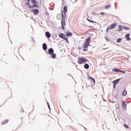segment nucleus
<instances>
[{"instance_id": "f257e3e1", "label": "nucleus", "mask_w": 131, "mask_h": 131, "mask_svg": "<svg viewBox=\"0 0 131 131\" xmlns=\"http://www.w3.org/2000/svg\"><path fill=\"white\" fill-rule=\"evenodd\" d=\"M78 63L80 64H82L84 62L89 61V60L87 59L83 58H81L80 57H78Z\"/></svg>"}, {"instance_id": "f03ea898", "label": "nucleus", "mask_w": 131, "mask_h": 131, "mask_svg": "<svg viewBox=\"0 0 131 131\" xmlns=\"http://www.w3.org/2000/svg\"><path fill=\"white\" fill-rule=\"evenodd\" d=\"M30 11L34 13V14L35 15H37L39 14V11L37 9H32L30 10Z\"/></svg>"}, {"instance_id": "7ed1b4c3", "label": "nucleus", "mask_w": 131, "mask_h": 131, "mask_svg": "<svg viewBox=\"0 0 131 131\" xmlns=\"http://www.w3.org/2000/svg\"><path fill=\"white\" fill-rule=\"evenodd\" d=\"M28 7L30 8L34 9L35 7L39 8V7L37 4H33L32 5L28 6Z\"/></svg>"}, {"instance_id": "20e7f679", "label": "nucleus", "mask_w": 131, "mask_h": 131, "mask_svg": "<svg viewBox=\"0 0 131 131\" xmlns=\"http://www.w3.org/2000/svg\"><path fill=\"white\" fill-rule=\"evenodd\" d=\"M54 50L52 48H50L48 49V52L46 51V52L48 54L51 55V54L53 53Z\"/></svg>"}, {"instance_id": "39448f33", "label": "nucleus", "mask_w": 131, "mask_h": 131, "mask_svg": "<svg viewBox=\"0 0 131 131\" xmlns=\"http://www.w3.org/2000/svg\"><path fill=\"white\" fill-rule=\"evenodd\" d=\"M59 36L60 38L62 39L63 40L67 37L65 36V34L62 33H60L59 35Z\"/></svg>"}, {"instance_id": "423d86ee", "label": "nucleus", "mask_w": 131, "mask_h": 131, "mask_svg": "<svg viewBox=\"0 0 131 131\" xmlns=\"http://www.w3.org/2000/svg\"><path fill=\"white\" fill-rule=\"evenodd\" d=\"M122 79V78H119L114 80L112 82V83L116 85L118 83L119 81Z\"/></svg>"}, {"instance_id": "0eeeda50", "label": "nucleus", "mask_w": 131, "mask_h": 131, "mask_svg": "<svg viewBox=\"0 0 131 131\" xmlns=\"http://www.w3.org/2000/svg\"><path fill=\"white\" fill-rule=\"evenodd\" d=\"M61 17H62L63 18L62 19H65L66 18V13H67L64 12L63 10H61Z\"/></svg>"}, {"instance_id": "6e6552de", "label": "nucleus", "mask_w": 131, "mask_h": 131, "mask_svg": "<svg viewBox=\"0 0 131 131\" xmlns=\"http://www.w3.org/2000/svg\"><path fill=\"white\" fill-rule=\"evenodd\" d=\"M42 48L43 49L44 51H46L47 50V45L45 43L42 45Z\"/></svg>"}, {"instance_id": "1a4fd4ad", "label": "nucleus", "mask_w": 131, "mask_h": 131, "mask_svg": "<svg viewBox=\"0 0 131 131\" xmlns=\"http://www.w3.org/2000/svg\"><path fill=\"white\" fill-rule=\"evenodd\" d=\"M117 25L116 23H113L110 26V29H113L114 27H115Z\"/></svg>"}, {"instance_id": "9d476101", "label": "nucleus", "mask_w": 131, "mask_h": 131, "mask_svg": "<svg viewBox=\"0 0 131 131\" xmlns=\"http://www.w3.org/2000/svg\"><path fill=\"white\" fill-rule=\"evenodd\" d=\"M45 36L48 38H49L50 37L51 35L48 31H46L45 32Z\"/></svg>"}, {"instance_id": "9b49d317", "label": "nucleus", "mask_w": 131, "mask_h": 131, "mask_svg": "<svg viewBox=\"0 0 131 131\" xmlns=\"http://www.w3.org/2000/svg\"><path fill=\"white\" fill-rule=\"evenodd\" d=\"M130 34H126L125 36V38L126 39L127 41H129L130 40V38L129 37Z\"/></svg>"}, {"instance_id": "f8f14e48", "label": "nucleus", "mask_w": 131, "mask_h": 131, "mask_svg": "<svg viewBox=\"0 0 131 131\" xmlns=\"http://www.w3.org/2000/svg\"><path fill=\"white\" fill-rule=\"evenodd\" d=\"M120 70L117 68H115L112 69V71L114 72H120Z\"/></svg>"}, {"instance_id": "ddd939ff", "label": "nucleus", "mask_w": 131, "mask_h": 131, "mask_svg": "<svg viewBox=\"0 0 131 131\" xmlns=\"http://www.w3.org/2000/svg\"><path fill=\"white\" fill-rule=\"evenodd\" d=\"M119 29L118 30H116V31H120L123 30V26L119 25L118 26Z\"/></svg>"}, {"instance_id": "4468645a", "label": "nucleus", "mask_w": 131, "mask_h": 131, "mask_svg": "<svg viewBox=\"0 0 131 131\" xmlns=\"http://www.w3.org/2000/svg\"><path fill=\"white\" fill-rule=\"evenodd\" d=\"M122 106L124 109L126 108V104L125 101H123L122 102Z\"/></svg>"}, {"instance_id": "2eb2a0df", "label": "nucleus", "mask_w": 131, "mask_h": 131, "mask_svg": "<svg viewBox=\"0 0 131 131\" xmlns=\"http://www.w3.org/2000/svg\"><path fill=\"white\" fill-rule=\"evenodd\" d=\"M89 44L85 42L84 45L83 46V47L84 48H86L88 47L89 46Z\"/></svg>"}, {"instance_id": "dca6fc26", "label": "nucleus", "mask_w": 131, "mask_h": 131, "mask_svg": "<svg viewBox=\"0 0 131 131\" xmlns=\"http://www.w3.org/2000/svg\"><path fill=\"white\" fill-rule=\"evenodd\" d=\"M91 37H92L91 36H90V37H88L86 39L85 42L89 44L91 39Z\"/></svg>"}, {"instance_id": "f3484780", "label": "nucleus", "mask_w": 131, "mask_h": 131, "mask_svg": "<svg viewBox=\"0 0 131 131\" xmlns=\"http://www.w3.org/2000/svg\"><path fill=\"white\" fill-rule=\"evenodd\" d=\"M72 33L69 31L67 32L66 34V35L67 37H71L72 36Z\"/></svg>"}, {"instance_id": "a211bd4d", "label": "nucleus", "mask_w": 131, "mask_h": 131, "mask_svg": "<svg viewBox=\"0 0 131 131\" xmlns=\"http://www.w3.org/2000/svg\"><path fill=\"white\" fill-rule=\"evenodd\" d=\"M127 94V92L125 89L122 93V95L123 96H124L126 95Z\"/></svg>"}, {"instance_id": "6ab92c4d", "label": "nucleus", "mask_w": 131, "mask_h": 131, "mask_svg": "<svg viewBox=\"0 0 131 131\" xmlns=\"http://www.w3.org/2000/svg\"><path fill=\"white\" fill-rule=\"evenodd\" d=\"M61 26H64L65 25V22L64 19H62L61 20Z\"/></svg>"}, {"instance_id": "aec40b11", "label": "nucleus", "mask_w": 131, "mask_h": 131, "mask_svg": "<svg viewBox=\"0 0 131 131\" xmlns=\"http://www.w3.org/2000/svg\"><path fill=\"white\" fill-rule=\"evenodd\" d=\"M88 77L89 79H91L92 81L94 84H95V81L94 79L92 77H90V76H88Z\"/></svg>"}, {"instance_id": "412c9836", "label": "nucleus", "mask_w": 131, "mask_h": 131, "mask_svg": "<svg viewBox=\"0 0 131 131\" xmlns=\"http://www.w3.org/2000/svg\"><path fill=\"white\" fill-rule=\"evenodd\" d=\"M63 12H64L67 13V6L65 5V6L63 7Z\"/></svg>"}, {"instance_id": "4be33fe9", "label": "nucleus", "mask_w": 131, "mask_h": 131, "mask_svg": "<svg viewBox=\"0 0 131 131\" xmlns=\"http://www.w3.org/2000/svg\"><path fill=\"white\" fill-rule=\"evenodd\" d=\"M86 20L89 22L93 23H97L96 22H95L92 20L90 19L89 18H87Z\"/></svg>"}, {"instance_id": "5701e85b", "label": "nucleus", "mask_w": 131, "mask_h": 131, "mask_svg": "<svg viewBox=\"0 0 131 131\" xmlns=\"http://www.w3.org/2000/svg\"><path fill=\"white\" fill-rule=\"evenodd\" d=\"M89 65L88 64H85L84 65V67L86 69H88L89 68Z\"/></svg>"}, {"instance_id": "b1692460", "label": "nucleus", "mask_w": 131, "mask_h": 131, "mask_svg": "<svg viewBox=\"0 0 131 131\" xmlns=\"http://www.w3.org/2000/svg\"><path fill=\"white\" fill-rule=\"evenodd\" d=\"M51 58L52 59H55L56 57V54L55 53H52L51 55Z\"/></svg>"}, {"instance_id": "393cba45", "label": "nucleus", "mask_w": 131, "mask_h": 131, "mask_svg": "<svg viewBox=\"0 0 131 131\" xmlns=\"http://www.w3.org/2000/svg\"><path fill=\"white\" fill-rule=\"evenodd\" d=\"M8 121L9 120L8 119H6L4 121L2 122L1 124L3 125L4 124L6 123H7Z\"/></svg>"}, {"instance_id": "a878e982", "label": "nucleus", "mask_w": 131, "mask_h": 131, "mask_svg": "<svg viewBox=\"0 0 131 131\" xmlns=\"http://www.w3.org/2000/svg\"><path fill=\"white\" fill-rule=\"evenodd\" d=\"M122 39L121 38H118L116 42L117 43H119L122 41Z\"/></svg>"}, {"instance_id": "bb28decb", "label": "nucleus", "mask_w": 131, "mask_h": 131, "mask_svg": "<svg viewBox=\"0 0 131 131\" xmlns=\"http://www.w3.org/2000/svg\"><path fill=\"white\" fill-rule=\"evenodd\" d=\"M111 5L109 4L105 6V9H107L108 8H109L111 7Z\"/></svg>"}, {"instance_id": "cd10ccee", "label": "nucleus", "mask_w": 131, "mask_h": 131, "mask_svg": "<svg viewBox=\"0 0 131 131\" xmlns=\"http://www.w3.org/2000/svg\"><path fill=\"white\" fill-rule=\"evenodd\" d=\"M123 28L126 30H128L129 29V28L124 26H123Z\"/></svg>"}, {"instance_id": "c85d7f7f", "label": "nucleus", "mask_w": 131, "mask_h": 131, "mask_svg": "<svg viewBox=\"0 0 131 131\" xmlns=\"http://www.w3.org/2000/svg\"><path fill=\"white\" fill-rule=\"evenodd\" d=\"M47 105H48V107L49 108V110L51 111V109L50 108V105L49 104V103L48 102H47Z\"/></svg>"}, {"instance_id": "c756f323", "label": "nucleus", "mask_w": 131, "mask_h": 131, "mask_svg": "<svg viewBox=\"0 0 131 131\" xmlns=\"http://www.w3.org/2000/svg\"><path fill=\"white\" fill-rule=\"evenodd\" d=\"M124 126L126 128H129V126H128L126 124H124Z\"/></svg>"}, {"instance_id": "7c9ffc66", "label": "nucleus", "mask_w": 131, "mask_h": 131, "mask_svg": "<svg viewBox=\"0 0 131 131\" xmlns=\"http://www.w3.org/2000/svg\"><path fill=\"white\" fill-rule=\"evenodd\" d=\"M105 39L107 41H109V38L106 37V36H105Z\"/></svg>"}, {"instance_id": "2f4dec72", "label": "nucleus", "mask_w": 131, "mask_h": 131, "mask_svg": "<svg viewBox=\"0 0 131 131\" xmlns=\"http://www.w3.org/2000/svg\"><path fill=\"white\" fill-rule=\"evenodd\" d=\"M64 40H65V41H66V42L67 43H69V42L68 41V39L67 37H66V38H65V39H64Z\"/></svg>"}, {"instance_id": "473e14b6", "label": "nucleus", "mask_w": 131, "mask_h": 131, "mask_svg": "<svg viewBox=\"0 0 131 131\" xmlns=\"http://www.w3.org/2000/svg\"><path fill=\"white\" fill-rule=\"evenodd\" d=\"M36 1L35 0H31V3L34 4L35 2Z\"/></svg>"}, {"instance_id": "72a5a7b5", "label": "nucleus", "mask_w": 131, "mask_h": 131, "mask_svg": "<svg viewBox=\"0 0 131 131\" xmlns=\"http://www.w3.org/2000/svg\"><path fill=\"white\" fill-rule=\"evenodd\" d=\"M110 27H108L106 30V32H107L109 30V29H110Z\"/></svg>"}, {"instance_id": "f704fd0d", "label": "nucleus", "mask_w": 131, "mask_h": 131, "mask_svg": "<svg viewBox=\"0 0 131 131\" xmlns=\"http://www.w3.org/2000/svg\"><path fill=\"white\" fill-rule=\"evenodd\" d=\"M120 72H122V73H124V74H125L126 72L125 71H123L121 70H120Z\"/></svg>"}, {"instance_id": "c9c22d12", "label": "nucleus", "mask_w": 131, "mask_h": 131, "mask_svg": "<svg viewBox=\"0 0 131 131\" xmlns=\"http://www.w3.org/2000/svg\"><path fill=\"white\" fill-rule=\"evenodd\" d=\"M116 85L113 84V89H115L116 87Z\"/></svg>"}, {"instance_id": "e433bc0d", "label": "nucleus", "mask_w": 131, "mask_h": 131, "mask_svg": "<svg viewBox=\"0 0 131 131\" xmlns=\"http://www.w3.org/2000/svg\"><path fill=\"white\" fill-rule=\"evenodd\" d=\"M26 4L27 5L29 6L30 4V3L29 2H27L26 3Z\"/></svg>"}, {"instance_id": "4c0bfd02", "label": "nucleus", "mask_w": 131, "mask_h": 131, "mask_svg": "<svg viewBox=\"0 0 131 131\" xmlns=\"http://www.w3.org/2000/svg\"><path fill=\"white\" fill-rule=\"evenodd\" d=\"M91 28H90V29H94L96 30V29L94 28L93 27L91 26Z\"/></svg>"}, {"instance_id": "58836bf2", "label": "nucleus", "mask_w": 131, "mask_h": 131, "mask_svg": "<svg viewBox=\"0 0 131 131\" xmlns=\"http://www.w3.org/2000/svg\"><path fill=\"white\" fill-rule=\"evenodd\" d=\"M86 48H84L83 49V50L84 52H85L86 51H88V50L86 49H85Z\"/></svg>"}, {"instance_id": "ea45409f", "label": "nucleus", "mask_w": 131, "mask_h": 131, "mask_svg": "<svg viewBox=\"0 0 131 131\" xmlns=\"http://www.w3.org/2000/svg\"><path fill=\"white\" fill-rule=\"evenodd\" d=\"M81 46H79L78 47V49L79 50H80L81 49Z\"/></svg>"}, {"instance_id": "a19ab883", "label": "nucleus", "mask_w": 131, "mask_h": 131, "mask_svg": "<svg viewBox=\"0 0 131 131\" xmlns=\"http://www.w3.org/2000/svg\"><path fill=\"white\" fill-rule=\"evenodd\" d=\"M20 111L21 112H23L24 111V110L23 109V107H22L21 108V110Z\"/></svg>"}, {"instance_id": "79ce46f5", "label": "nucleus", "mask_w": 131, "mask_h": 131, "mask_svg": "<svg viewBox=\"0 0 131 131\" xmlns=\"http://www.w3.org/2000/svg\"><path fill=\"white\" fill-rule=\"evenodd\" d=\"M64 26H61L63 30H64Z\"/></svg>"}, {"instance_id": "37998d69", "label": "nucleus", "mask_w": 131, "mask_h": 131, "mask_svg": "<svg viewBox=\"0 0 131 131\" xmlns=\"http://www.w3.org/2000/svg\"><path fill=\"white\" fill-rule=\"evenodd\" d=\"M101 14L102 15H103L104 14H105V13L104 12H101Z\"/></svg>"}, {"instance_id": "c03bdc74", "label": "nucleus", "mask_w": 131, "mask_h": 131, "mask_svg": "<svg viewBox=\"0 0 131 131\" xmlns=\"http://www.w3.org/2000/svg\"><path fill=\"white\" fill-rule=\"evenodd\" d=\"M38 3L36 1H35V2L34 4H37Z\"/></svg>"}, {"instance_id": "a18cd8bd", "label": "nucleus", "mask_w": 131, "mask_h": 131, "mask_svg": "<svg viewBox=\"0 0 131 131\" xmlns=\"http://www.w3.org/2000/svg\"><path fill=\"white\" fill-rule=\"evenodd\" d=\"M45 14L46 15H48V14H49L48 13V12L47 11L45 12Z\"/></svg>"}, {"instance_id": "49530a36", "label": "nucleus", "mask_w": 131, "mask_h": 131, "mask_svg": "<svg viewBox=\"0 0 131 131\" xmlns=\"http://www.w3.org/2000/svg\"><path fill=\"white\" fill-rule=\"evenodd\" d=\"M31 39L32 40V41H33L34 42V39L33 38V37H31Z\"/></svg>"}, {"instance_id": "de8ad7c7", "label": "nucleus", "mask_w": 131, "mask_h": 131, "mask_svg": "<svg viewBox=\"0 0 131 131\" xmlns=\"http://www.w3.org/2000/svg\"><path fill=\"white\" fill-rule=\"evenodd\" d=\"M30 1H31V0H27V2H30Z\"/></svg>"}, {"instance_id": "09e8293b", "label": "nucleus", "mask_w": 131, "mask_h": 131, "mask_svg": "<svg viewBox=\"0 0 131 131\" xmlns=\"http://www.w3.org/2000/svg\"><path fill=\"white\" fill-rule=\"evenodd\" d=\"M65 97L66 98H67V96H65Z\"/></svg>"}, {"instance_id": "8fccbe9b", "label": "nucleus", "mask_w": 131, "mask_h": 131, "mask_svg": "<svg viewBox=\"0 0 131 131\" xmlns=\"http://www.w3.org/2000/svg\"><path fill=\"white\" fill-rule=\"evenodd\" d=\"M22 58L24 60V59L22 57Z\"/></svg>"}, {"instance_id": "3c124183", "label": "nucleus", "mask_w": 131, "mask_h": 131, "mask_svg": "<svg viewBox=\"0 0 131 131\" xmlns=\"http://www.w3.org/2000/svg\"><path fill=\"white\" fill-rule=\"evenodd\" d=\"M10 98H12V97H11V96H10Z\"/></svg>"}, {"instance_id": "603ef678", "label": "nucleus", "mask_w": 131, "mask_h": 131, "mask_svg": "<svg viewBox=\"0 0 131 131\" xmlns=\"http://www.w3.org/2000/svg\"><path fill=\"white\" fill-rule=\"evenodd\" d=\"M117 108H119V107H118H118H117Z\"/></svg>"}, {"instance_id": "864d4df0", "label": "nucleus", "mask_w": 131, "mask_h": 131, "mask_svg": "<svg viewBox=\"0 0 131 131\" xmlns=\"http://www.w3.org/2000/svg\"><path fill=\"white\" fill-rule=\"evenodd\" d=\"M62 0V1L63 2V1H64V0Z\"/></svg>"}, {"instance_id": "5fc2aeb1", "label": "nucleus", "mask_w": 131, "mask_h": 131, "mask_svg": "<svg viewBox=\"0 0 131 131\" xmlns=\"http://www.w3.org/2000/svg\"><path fill=\"white\" fill-rule=\"evenodd\" d=\"M82 88H83V86H82Z\"/></svg>"}, {"instance_id": "6e6d98bb", "label": "nucleus", "mask_w": 131, "mask_h": 131, "mask_svg": "<svg viewBox=\"0 0 131 131\" xmlns=\"http://www.w3.org/2000/svg\"><path fill=\"white\" fill-rule=\"evenodd\" d=\"M88 34H89V33H88Z\"/></svg>"}, {"instance_id": "4d7b16f0", "label": "nucleus", "mask_w": 131, "mask_h": 131, "mask_svg": "<svg viewBox=\"0 0 131 131\" xmlns=\"http://www.w3.org/2000/svg\"><path fill=\"white\" fill-rule=\"evenodd\" d=\"M1 5H2V3H1Z\"/></svg>"}, {"instance_id": "13d9d810", "label": "nucleus", "mask_w": 131, "mask_h": 131, "mask_svg": "<svg viewBox=\"0 0 131 131\" xmlns=\"http://www.w3.org/2000/svg\"><path fill=\"white\" fill-rule=\"evenodd\" d=\"M115 120H116V119H115Z\"/></svg>"}]
</instances>
